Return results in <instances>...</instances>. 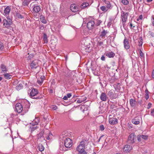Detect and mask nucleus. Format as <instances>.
<instances>
[{
    "label": "nucleus",
    "mask_w": 154,
    "mask_h": 154,
    "mask_svg": "<svg viewBox=\"0 0 154 154\" xmlns=\"http://www.w3.org/2000/svg\"><path fill=\"white\" fill-rule=\"evenodd\" d=\"M100 98V100L102 101H106L107 100L109 101V97L105 92L101 93Z\"/></svg>",
    "instance_id": "ddd939ff"
},
{
    "label": "nucleus",
    "mask_w": 154,
    "mask_h": 154,
    "mask_svg": "<svg viewBox=\"0 0 154 154\" xmlns=\"http://www.w3.org/2000/svg\"><path fill=\"white\" fill-rule=\"evenodd\" d=\"M140 56L141 58H142L144 57V54L142 52L141 50L140 49Z\"/></svg>",
    "instance_id": "49530a36"
},
{
    "label": "nucleus",
    "mask_w": 154,
    "mask_h": 154,
    "mask_svg": "<svg viewBox=\"0 0 154 154\" xmlns=\"http://www.w3.org/2000/svg\"><path fill=\"white\" fill-rule=\"evenodd\" d=\"M152 78H154V70L152 72Z\"/></svg>",
    "instance_id": "69168bd1"
},
{
    "label": "nucleus",
    "mask_w": 154,
    "mask_h": 154,
    "mask_svg": "<svg viewBox=\"0 0 154 154\" xmlns=\"http://www.w3.org/2000/svg\"><path fill=\"white\" fill-rule=\"evenodd\" d=\"M38 123V121L36 122L35 123H34V122H33L30 124V128L32 131H34L37 128V125Z\"/></svg>",
    "instance_id": "dca6fc26"
},
{
    "label": "nucleus",
    "mask_w": 154,
    "mask_h": 154,
    "mask_svg": "<svg viewBox=\"0 0 154 154\" xmlns=\"http://www.w3.org/2000/svg\"><path fill=\"white\" fill-rule=\"evenodd\" d=\"M11 130L9 128H7L6 129H5V131H4V132L5 133L6 135L7 134H9L10 136H11L9 134V133L11 132Z\"/></svg>",
    "instance_id": "e433bc0d"
},
{
    "label": "nucleus",
    "mask_w": 154,
    "mask_h": 154,
    "mask_svg": "<svg viewBox=\"0 0 154 154\" xmlns=\"http://www.w3.org/2000/svg\"><path fill=\"white\" fill-rule=\"evenodd\" d=\"M44 134V131L42 130L41 132L39 133L37 135V138L38 140L42 138V139L45 140L44 137L43 136Z\"/></svg>",
    "instance_id": "4be33fe9"
},
{
    "label": "nucleus",
    "mask_w": 154,
    "mask_h": 154,
    "mask_svg": "<svg viewBox=\"0 0 154 154\" xmlns=\"http://www.w3.org/2000/svg\"><path fill=\"white\" fill-rule=\"evenodd\" d=\"M4 77L7 79H11L12 77V75H10L9 73H4L3 74Z\"/></svg>",
    "instance_id": "c756f323"
},
{
    "label": "nucleus",
    "mask_w": 154,
    "mask_h": 154,
    "mask_svg": "<svg viewBox=\"0 0 154 154\" xmlns=\"http://www.w3.org/2000/svg\"><path fill=\"white\" fill-rule=\"evenodd\" d=\"M98 45L99 46H101L102 45H103V42H98Z\"/></svg>",
    "instance_id": "bf43d9fd"
},
{
    "label": "nucleus",
    "mask_w": 154,
    "mask_h": 154,
    "mask_svg": "<svg viewBox=\"0 0 154 154\" xmlns=\"http://www.w3.org/2000/svg\"><path fill=\"white\" fill-rule=\"evenodd\" d=\"M109 123L111 125L116 124L118 123V119L114 115H110L109 116Z\"/></svg>",
    "instance_id": "7ed1b4c3"
},
{
    "label": "nucleus",
    "mask_w": 154,
    "mask_h": 154,
    "mask_svg": "<svg viewBox=\"0 0 154 154\" xmlns=\"http://www.w3.org/2000/svg\"><path fill=\"white\" fill-rule=\"evenodd\" d=\"M37 149L39 151L42 152L44 150L45 147L42 144L39 143L38 145Z\"/></svg>",
    "instance_id": "c85d7f7f"
},
{
    "label": "nucleus",
    "mask_w": 154,
    "mask_h": 154,
    "mask_svg": "<svg viewBox=\"0 0 154 154\" xmlns=\"http://www.w3.org/2000/svg\"><path fill=\"white\" fill-rule=\"evenodd\" d=\"M122 2L125 5H127L129 4V2L128 0H122Z\"/></svg>",
    "instance_id": "37998d69"
},
{
    "label": "nucleus",
    "mask_w": 154,
    "mask_h": 154,
    "mask_svg": "<svg viewBox=\"0 0 154 154\" xmlns=\"http://www.w3.org/2000/svg\"><path fill=\"white\" fill-rule=\"evenodd\" d=\"M102 21L100 20H97L96 23L95 24V26H98L100 25L102 23Z\"/></svg>",
    "instance_id": "c03bdc74"
},
{
    "label": "nucleus",
    "mask_w": 154,
    "mask_h": 154,
    "mask_svg": "<svg viewBox=\"0 0 154 154\" xmlns=\"http://www.w3.org/2000/svg\"><path fill=\"white\" fill-rule=\"evenodd\" d=\"M89 4L88 3L84 2L81 5L80 7L82 9H83L87 7L88 6H89Z\"/></svg>",
    "instance_id": "473e14b6"
},
{
    "label": "nucleus",
    "mask_w": 154,
    "mask_h": 154,
    "mask_svg": "<svg viewBox=\"0 0 154 154\" xmlns=\"http://www.w3.org/2000/svg\"><path fill=\"white\" fill-rule=\"evenodd\" d=\"M71 10L74 12H76L80 11V8L79 5L75 4H72L70 7Z\"/></svg>",
    "instance_id": "f8f14e48"
},
{
    "label": "nucleus",
    "mask_w": 154,
    "mask_h": 154,
    "mask_svg": "<svg viewBox=\"0 0 154 154\" xmlns=\"http://www.w3.org/2000/svg\"><path fill=\"white\" fill-rule=\"evenodd\" d=\"M149 33L151 35L152 37H154V33L151 31H149Z\"/></svg>",
    "instance_id": "8fccbe9b"
},
{
    "label": "nucleus",
    "mask_w": 154,
    "mask_h": 154,
    "mask_svg": "<svg viewBox=\"0 0 154 154\" xmlns=\"http://www.w3.org/2000/svg\"><path fill=\"white\" fill-rule=\"evenodd\" d=\"M43 95H39V94L34 96H31V97L33 99H39L42 98L43 97Z\"/></svg>",
    "instance_id": "7c9ffc66"
},
{
    "label": "nucleus",
    "mask_w": 154,
    "mask_h": 154,
    "mask_svg": "<svg viewBox=\"0 0 154 154\" xmlns=\"http://www.w3.org/2000/svg\"><path fill=\"white\" fill-rule=\"evenodd\" d=\"M150 115L151 116L154 117V109H152L150 113Z\"/></svg>",
    "instance_id": "5fc2aeb1"
},
{
    "label": "nucleus",
    "mask_w": 154,
    "mask_h": 154,
    "mask_svg": "<svg viewBox=\"0 0 154 154\" xmlns=\"http://www.w3.org/2000/svg\"><path fill=\"white\" fill-rule=\"evenodd\" d=\"M63 99L65 100H66L68 99V98L67 97L66 95L63 98Z\"/></svg>",
    "instance_id": "e2e57ef3"
},
{
    "label": "nucleus",
    "mask_w": 154,
    "mask_h": 154,
    "mask_svg": "<svg viewBox=\"0 0 154 154\" xmlns=\"http://www.w3.org/2000/svg\"><path fill=\"white\" fill-rule=\"evenodd\" d=\"M43 39L45 43H47L48 42V39L47 35L44 33L43 34Z\"/></svg>",
    "instance_id": "f704fd0d"
},
{
    "label": "nucleus",
    "mask_w": 154,
    "mask_h": 154,
    "mask_svg": "<svg viewBox=\"0 0 154 154\" xmlns=\"http://www.w3.org/2000/svg\"><path fill=\"white\" fill-rule=\"evenodd\" d=\"M106 4V7L108 9H111V5L109 2L106 1L105 2Z\"/></svg>",
    "instance_id": "ea45409f"
},
{
    "label": "nucleus",
    "mask_w": 154,
    "mask_h": 154,
    "mask_svg": "<svg viewBox=\"0 0 154 154\" xmlns=\"http://www.w3.org/2000/svg\"><path fill=\"white\" fill-rule=\"evenodd\" d=\"M101 59L103 61L105 60V57L103 55H102V56L101 57Z\"/></svg>",
    "instance_id": "680f3d73"
},
{
    "label": "nucleus",
    "mask_w": 154,
    "mask_h": 154,
    "mask_svg": "<svg viewBox=\"0 0 154 154\" xmlns=\"http://www.w3.org/2000/svg\"><path fill=\"white\" fill-rule=\"evenodd\" d=\"M17 17L19 19H23L24 18L23 16L19 13H17L16 14Z\"/></svg>",
    "instance_id": "79ce46f5"
},
{
    "label": "nucleus",
    "mask_w": 154,
    "mask_h": 154,
    "mask_svg": "<svg viewBox=\"0 0 154 154\" xmlns=\"http://www.w3.org/2000/svg\"><path fill=\"white\" fill-rule=\"evenodd\" d=\"M140 117L139 116H137L134 117L132 120V122L136 125H138L140 122Z\"/></svg>",
    "instance_id": "f3484780"
},
{
    "label": "nucleus",
    "mask_w": 154,
    "mask_h": 154,
    "mask_svg": "<svg viewBox=\"0 0 154 154\" xmlns=\"http://www.w3.org/2000/svg\"><path fill=\"white\" fill-rule=\"evenodd\" d=\"M31 1V0H24L22 5L24 6H27Z\"/></svg>",
    "instance_id": "2f4dec72"
},
{
    "label": "nucleus",
    "mask_w": 154,
    "mask_h": 154,
    "mask_svg": "<svg viewBox=\"0 0 154 154\" xmlns=\"http://www.w3.org/2000/svg\"><path fill=\"white\" fill-rule=\"evenodd\" d=\"M130 103L132 107L134 108L135 107L136 105V101L135 99H131L130 100Z\"/></svg>",
    "instance_id": "5701e85b"
},
{
    "label": "nucleus",
    "mask_w": 154,
    "mask_h": 154,
    "mask_svg": "<svg viewBox=\"0 0 154 154\" xmlns=\"http://www.w3.org/2000/svg\"><path fill=\"white\" fill-rule=\"evenodd\" d=\"M124 48L126 49H128L129 48L130 46L129 44V42L128 40L126 38L124 40Z\"/></svg>",
    "instance_id": "6ab92c4d"
},
{
    "label": "nucleus",
    "mask_w": 154,
    "mask_h": 154,
    "mask_svg": "<svg viewBox=\"0 0 154 154\" xmlns=\"http://www.w3.org/2000/svg\"><path fill=\"white\" fill-rule=\"evenodd\" d=\"M132 149V147L129 145H126L124 148V150L126 152H129Z\"/></svg>",
    "instance_id": "a878e982"
},
{
    "label": "nucleus",
    "mask_w": 154,
    "mask_h": 154,
    "mask_svg": "<svg viewBox=\"0 0 154 154\" xmlns=\"http://www.w3.org/2000/svg\"><path fill=\"white\" fill-rule=\"evenodd\" d=\"M139 42H141L140 46H142V44H143V42H142L143 39H142V37H139Z\"/></svg>",
    "instance_id": "3c124183"
},
{
    "label": "nucleus",
    "mask_w": 154,
    "mask_h": 154,
    "mask_svg": "<svg viewBox=\"0 0 154 154\" xmlns=\"http://www.w3.org/2000/svg\"><path fill=\"white\" fill-rule=\"evenodd\" d=\"M45 78V77L44 76H41L38 79L37 82L38 83L39 85H41L43 83L44 79Z\"/></svg>",
    "instance_id": "bb28decb"
},
{
    "label": "nucleus",
    "mask_w": 154,
    "mask_h": 154,
    "mask_svg": "<svg viewBox=\"0 0 154 154\" xmlns=\"http://www.w3.org/2000/svg\"><path fill=\"white\" fill-rule=\"evenodd\" d=\"M41 8L40 6L35 5H33L32 11L34 12L38 13L41 10Z\"/></svg>",
    "instance_id": "a211bd4d"
},
{
    "label": "nucleus",
    "mask_w": 154,
    "mask_h": 154,
    "mask_svg": "<svg viewBox=\"0 0 154 154\" xmlns=\"http://www.w3.org/2000/svg\"><path fill=\"white\" fill-rule=\"evenodd\" d=\"M142 138L144 139V140H146L148 138V136H146V135H141Z\"/></svg>",
    "instance_id": "603ef678"
},
{
    "label": "nucleus",
    "mask_w": 154,
    "mask_h": 154,
    "mask_svg": "<svg viewBox=\"0 0 154 154\" xmlns=\"http://www.w3.org/2000/svg\"><path fill=\"white\" fill-rule=\"evenodd\" d=\"M21 103L23 109L24 113H26L29 108L30 105L29 102L27 100H24Z\"/></svg>",
    "instance_id": "f03ea898"
},
{
    "label": "nucleus",
    "mask_w": 154,
    "mask_h": 154,
    "mask_svg": "<svg viewBox=\"0 0 154 154\" xmlns=\"http://www.w3.org/2000/svg\"><path fill=\"white\" fill-rule=\"evenodd\" d=\"M11 10V8L10 6H8L6 8H5L4 10V13L3 14L6 17L7 19L9 16V14Z\"/></svg>",
    "instance_id": "2eb2a0df"
},
{
    "label": "nucleus",
    "mask_w": 154,
    "mask_h": 154,
    "mask_svg": "<svg viewBox=\"0 0 154 154\" xmlns=\"http://www.w3.org/2000/svg\"><path fill=\"white\" fill-rule=\"evenodd\" d=\"M23 87V86L22 84H19L16 87V89L17 90H19L22 88Z\"/></svg>",
    "instance_id": "58836bf2"
},
{
    "label": "nucleus",
    "mask_w": 154,
    "mask_h": 154,
    "mask_svg": "<svg viewBox=\"0 0 154 154\" xmlns=\"http://www.w3.org/2000/svg\"><path fill=\"white\" fill-rule=\"evenodd\" d=\"M15 111L19 113L22 112H23V114L24 113L23 109L20 103H17L16 104Z\"/></svg>",
    "instance_id": "9d476101"
},
{
    "label": "nucleus",
    "mask_w": 154,
    "mask_h": 154,
    "mask_svg": "<svg viewBox=\"0 0 154 154\" xmlns=\"http://www.w3.org/2000/svg\"><path fill=\"white\" fill-rule=\"evenodd\" d=\"M71 135V134L69 132L65 131L63 132L60 136V139L62 140H64L66 139V138H69V137Z\"/></svg>",
    "instance_id": "0eeeda50"
},
{
    "label": "nucleus",
    "mask_w": 154,
    "mask_h": 154,
    "mask_svg": "<svg viewBox=\"0 0 154 154\" xmlns=\"http://www.w3.org/2000/svg\"><path fill=\"white\" fill-rule=\"evenodd\" d=\"M141 135H138L137 136V139L138 141L140 142L141 141Z\"/></svg>",
    "instance_id": "864d4df0"
},
{
    "label": "nucleus",
    "mask_w": 154,
    "mask_h": 154,
    "mask_svg": "<svg viewBox=\"0 0 154 154\" xmlns=\"http://www.w3.org/2000/svg\"><path fill=\"white\" fill-rule=\"evenodd\" d=\"M8 19H9L8 21L6 19H4L3 20V25L4 26H5V27L7 29H9L12 23V21L11 20H10V18H8Z\"/></svg>",
    "instance_id": "9b49d317"
},
{
    "label": "nucleus",
    "mask_w": 154,
    "mask_h": 154,
    "mask_svg": "<svg viewBox=\"0 0 154 154\" xmlns=\"http://www.w3.org/2000/svg\"><path fill=\"white\" fill-rule=\"evenodd\" d=\"M28 55H29L27 57V60H30L33 57L34 55V54H29L28 53Z\"/></svg>",
    "instance_id": "4c0bfd02"
},
{
    "label": "nucleus",
    "mask_w": 154,
    "mask_h": 154,
    "mask_svg": "<svg viewBox=\"0 0 154 154\" xmlns=\"http://www.w3.org/2000/svg\"><path fill=\"white\" fill-rule=\"evenodd\" d=\"M107 94L109 98L112 100L116 98L118 96L117 94L116 93L115 91L113 90L109 91L107 93Z\"/></svg>",
    "instance_id": "39448f33"
},
{
    "label": "nucleus",
    "mask_w": 154,
    "mask_h": 154,
    "mask_svg": "<svg viewBox=\"0 0 154 154\" xmlns=\"http://www.w3.org/2000/svg\"><path fill=\"white\" fill-rule=\"evenodd\" d=\"M63 140L64 141V145L66 148H70L72 146V140L69 138H66Z\"/></svg>",
    "instance_id": "423d86ee"
},
{
    "label": "nucleus",
    "mask_w": 154,
    "mask_h": 154,
    "mask_svg": "<svg viewBox=\"0 0 154 154\" xmlns=\"http://www.w3.org/2000/svg\"><path fill=\"white\" fill-rule=\"evenodd\" d=\"M4 48L3 43L0 41V51H2Z\"/></svg>",
    "instance_id": "a19ab883"
},
{
    "label": "nucleus",
    "mask_w": 154,
    "mask_h": 154,
    "mask_svg": "<svg viewBox=\"0 0 154 154\" xmlns=\"http://www.w3.org/2000/svg\"><path fill=\"white\" fill-rule=\"evenodd\" d=\"M38 61L37 60H35L30 63V67L32 70L36 69L38 66Z\"/></svg>",
    "instance_id": "1a4fd4ad"
},
{
    "label": "nucleus",
    "mask_w": 154,
    "mask_h": 154,
    "mask_svg": "<svg viewBox=\"0 0 154 154\" xmlns=\"http://www.w3.org/2000/svg\"><path fill=\"white\" fill-rule=\"evenodd\" d=\"M105 54L106 56L110 58L113 57L115 55V53L112 51L106 53Z\"/></svg>",
    "instance_id": "393cba45"
},
{
    "label": "nucleus",
    "mask_w": 154,
    "mask_h": 154,
    "mask_svg": "<svg viewBox=\"0 0 154 154\" xmlns=\"http://www.w3.org/2000/svg\"><path fill=\"white\" fill-rule=\"evenodd\" d=\"M87 98L86 97H84L83 98L78 100L77 101V102L78 103H80L82 102L85 101L86 100Z\"/></svg>",
    "instance_id": "c9c22d12"
},
{
    "label": "nucleus",
    "mask_w": 154,
    "mask_h": 154,
    "mask_svg": "<svg viewBox=\"0 0 154 154\" xmlns=\"http://www.w3.org/2000/svg\"><path fill=\"white\" fill-rule=\"evenodd\" d=\"M139 19L140 20H142L143 18L142 15H140L138 17Z\"/></svg>",
    "instance_id": "0e129e2a"
},
{
    "label": "nucleus",
    "mask_w": 154,
    "mask_h": 154,
    "mask_svg": "<svg viewBox=\"0 0 154 154\" xmlns=\"http://www.w3.org/2000/svg\"><path fill=\"white\" fill-rule=\"evenodd\" d=\"M40 19L41 21L43 23L45 24L47 23V21L45 19L44 16L41 15L40 16Z\"/></svg>",
    "instance_id": "cd10ccee"
},
{
    "label": "nucleus",
    "mask_w": 154,
    "mask_h": 154,
    "mask_svg": "<svg viewBox=\"0 0 154 154\" xmlns=\"http://www.w3.org/2000/svg\"><path fill=\"white\" fill-rule=\"evenodd\" d=\"M151 105H152L151 103H149L148 105V106H147L148 109H149L151 107Z\"/></svg>",
    "instance_id": "052dcab7"
},
{
    "label": "nucleus",
    "mask_w": 154,
    "mask_h": 154,
    "mask_svg": "<svg viewBox=\"0 0 154 154\" xmlns=\"http://www.w3.org/2000/svg\"><path fill=\"white\" fill-rule=\"evenodd\" d=\"M67 97V98H70L71 96H72V94H71V93H68V94H67L66 95Z\"/></svg>",
    "instance_id": "13d9d810"
},
{
    "label": "nucleus",
    "mask_w": 154,
    "mask_h": 154,
    "mask_svg": "<svg viewBox=\"0 0 154 154\" xmlns=\"http://www.w3.org/2000/svg\"><path fill=\"white\" fill-rule=\"evenodd\" d=\"M99 129L101 131H103L104 129L105 128L103 125H102L99 126Z\"/></svg>",
    "instance_id": "09e8293b"
},
{
    "label": "nucleus",
    "mask_w": 154,
    "mask_h": 154,
    "mask_svg": "<svg viewBox=\"0 0 154 154\" xmlns=\"http://www.w3.org/2000/svg\"><path fill=\"white\" fill-rule=\"evenodd\" d=\"M107 32L106 30H105L104 29L101 33L100 36L103 38V37H104L107 33Z\"/></svg>",
    "instance_id": "72a5a7b5"
},
{
    "label": "nucleus",
    "mask_w": 154,
    "mask_h": 154,
    "mask_svg": "<svg viewBox=\"0 0 154 154\" xmlns=\"http://www.w3.org/2000/svg\"><path fill=\"white\" fill-rule=\"evenodd\" d=\"M128 14L129 13L128 12L125 13L124 12H123L121 14V16L122 21V24L124 27L125 26L126 22L127 21Z\"/></svg>",
    "instance_id": "20e7f679"
},
{
    "label": "nucleus",
    "mask_w": 154,
    "mask_h": 154,
    "mask_svg": "<svg viewBox=\"0 0 154 154\" xmlns=\"http://www.w3.org/2000/svg\"><path fill=\"white\" fill-rule=\"evenodd\" d=\"M100 9L103 11L105 12L107 11V10L106 9V8L105 6H102L100 7Z\"/></svg>",
    "instance_id": "a18cd8bd"
},
{
    "label": "nucleus",
    "mask_w": 154,
    "mask_h": 154,
    "mask_svg": "<svg viewBox=\"0 0 154 154\" xmlns=\"http://www.w3.org/2000/svg\"><path fill=\"white\" fill-rule=\"evenodd\" d=\"M44 25H43L42 24V25H40L39 29H40L42 30L44 29Z\"/></svg>",
    "instance_id": "4d7b16f0"
},
{
    "label": "nucleus",
    "mask_w": 154,
    "mask_h": 154,
    "mask_svg": "<svg viewBox=\"0 0 154 154\" xmlns=\"http://www.w3.org/2000/svg\"><path fill=\"white\" fill-rule=\"evenodd\" d=\"M51 108L53 110H56L57 108V106L55 105H52L51 106Z\"/></svg>",
    "instance_id": "de8ad7c7"
},
{
    "label": "nucleus",
    "mask_w": 154,
    "mask_h": 154,
    "mask_svg": "<svg viewBox=\"0 0 154 154\" xmlns=\"http://www.w3.org/2000/svg\"><path fill=\"white\" fill-rule=\"evenodd\" d=\"M0 67L1 69L2 72H3L4 73H6L8 70L6 66L3 64H1L0 65Z\"/></svg>",
    "instance_id": "b1692460"
},
{
    "label": "nucleus",
    "mask_w": 154,
    "mask_h": 154,
    "mask_svg": "<svg viewBox=\"0 0 154 154\" xmlns=\"http://www.w3.org/2000/svg\"><path fill=\"white\" fill-rule=\"evenodd\" d=\"M136 136L134 135V133H132L128 136L127 142L129 144H132L134 143V138Z\"/></svg>",
    "instance_id": "6e6552de"
},
{
    "label": "nucleus",
    "mask_w": 154,
    "mask_h": 154,
    "mask_svg": "<svg viewBox=\"0 0 154 154\" xmlns=\"http://www.w3.org/2000/svg\"><path fill=\"white\" fill-rule=\"evenodd\" d=\"M15 115L14 114H12L11 115V117L12 118L14 117L15 116Z\"/></svg>",
    "instance_id": "338daca9"
},
{
    "label": "nucleus",
    "mask_w": 154,
    "mask_h": 154,
    "mask_svg": "<svg viewBox=\"0 0 154 154\" xmlns=\"http://www.w3.org/2000/svg\"><path fill=\"white\" fill-rule=\"evenodd\" d=\"M152 24L153 26H154V21H152Z\"/></svg>",
    "instance_id": "774afa93"
},
{
    "label": "nucleus",
    "mask_w": 154,
    "mask_h": 154,
    "mask_svg": "<svg viewBox=\"0 0 154 154\" xmlns=\"http://www.w3.org/2000/svg\"><path fill=\"white\" fill-rule=\"evenodd\" d=\"M38 91L37 89H32L30 92V96H34L38 95Z\"/></svg>",
    "instance_id": "412c9836"
},
{
    "label": "nucleus",
    "mask_w": 154,
    "mask_h": 154,
    "mask_svg": "<svg viewBox=\"0 0 154 154\" xmlns=\"http://www.w3.org/2000/svg\"><path fill=\"white\" fill-rule=\"evenodd\" d=\"M88 143V140L86 139H84L80 143L79 145L76 148L77 150L80 153H83L85 151L84 148L85 145H87Z\"/></svg>",
    "instance_id": "f257e3e1"
},
{
    "label": "nucleus",
    "mask_w": 154,
    "mask_h": 154,
    "mask_svg": "<svg viewBox=\"0 0 154 154\" xmlns=\"http://www.w3.org/2000/svg\"><path fill=\"white\" fill-rule=\"evenodd\" d=\"M95 23L94 20H90L87 24V27L89 29H92L95 28Z\"/></svg>",
    "instance_id": "4468645a"
},
{
    "label": "nucleus",
    "mask_w": 154,
    "mask_h": 154,
    "mask_svg": "<svg viewBox=\"0 0 154 154\" xmlns=\"http://www.w3.org/2000/svg\"><path fill=\"white\" fill-rule=\"evenodd\" d=\"M145 99L146 100H147V99H148L149 98V93H146V94H145Z\"/></svg>",
    "instance_id": "6e6d98bb"
},
{
    "label": "nucleus",
    "mask_w": 154,
    "mask_h": 154,
    "mask_svg": "<svg viewBox=\"0 0 154 154\" xmlns=\"http://www.w3.org/2000/svg\"><path fill=\"white\" fill-rule=\"evenodd\" d=\"M81 43L82 45H83L85 49H89L90 48V45H88L87 42L85 40H83L82 41Z\"/></svg>",
    "instance_id": "aec40b11"
}]
</instances>
